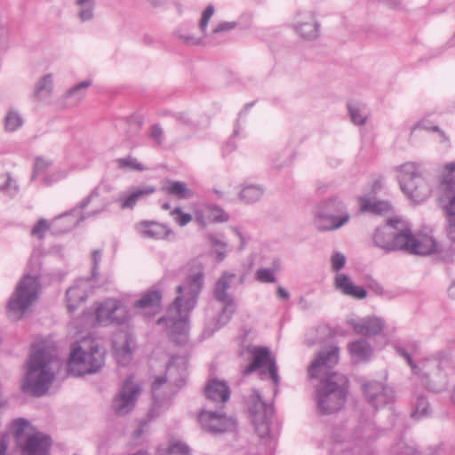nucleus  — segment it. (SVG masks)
Returning <instances> with one entry per match:
<instances>
[{
    "mask_svg": "<svg viewBox=\"0 0 455 455\" xmlns=\"http://www.w3.org/2000/svg\"><path fill=\"white\" fill-rule=\"evenodd\" d=\"M51 439L41 433H35L28 436L23 445L24 455H49Z\"/></svg>",
    "mask_w": 455,
    "mask_h": 455,
    "instance_id": "24",
    "label": "nucleus"
},
{
    "mask_svg": "<svg viewBox=\"0 0 455 455\" xmlns=\"http://www.w3.org/2000/svg\"><path fill=\"white\" fill-rule=\"evenodd\" d=\"M447 234L451 241L455 242V219H447Z\"/></svg>",
    "mask_w": 455,
    "mask_h": 455,
    "instance_id": "57",
    "label": "nucleus"
},
{
    "mask_svg": "<svg viewBox=\"0 0 455 455\" xmlns=\"http://www.w3.org/2000/svg\"><path fill=\"white\" fill-rule=\"evenodd\" d=\"M255 278L259 283H267L276 281L275 270L260 267L255 272Z\"/></svg>",
    "mask_w": 455,
    "mask_h": 455,
    "instance_id": "42",
    "label": "nucleus"
},
{
    "mask_svg": "<svg viewBox=\"0 0 455 455\" xmlns=\"http://www.w3.org/2000/svg\"><path fill=\"white\" fill-rule=\"evenodd\" d=\"M163 134H164V131L158 124H155L152 126L150 136L158 144H161L163 141Z\"/></svg>",
    "mask_w": 455,
    "mask_h": 455,
    "instance_id": "54",
    "label": "nucleus"
},
{
    "mask_svg": "<svg viewBox=\"0 0 455 455\" xmlns=\"http://www.w3.org/2000/svg\"><path fill=\"white\" fill-rule=\"evenodd\" d=\"M334 284L336 289L343 294L355 299H363L367 295L366 291L363 287L355 286L350 277L345 274H337Z\"/></svg>",
    "mask_w": 455,
    "mask_h": 455,
    "instance_id": "29",
    "label": "nucleus"
},
{
    "mask_svg": "<svg viewBox=\"0 0 455 455\" xmlns=\"http://www.w3.org/2000/svg\"><path fill=\"white\" fill-rule=\"evenodd\" d=\"M258 402L255 404V411L251 413V420L259 436L263 438L269 434V420L274 413L272 405L267 404L256 393Z\"/></svg>",
    "mask_w": 455,
    "mask_h": 455,
    "instance_id": "20",
    "label": "nucleus"
},
{
    "mask_svg": "<svg viewBox=\"0 0 455 455\" xmlns=\"http://www.w3.org/2000/svg\"><path fill=\"white\" fill-rule=\"evenodd\" d=\"M347 108L351 121L355 125H363L366 123L367 113L363 105L355 101H349Z\"/></svg>",
    "mask_w": 455,
    "mask_h": 455,
    "instance_id": "32",
    "label": "nucleus"
},
{
    "mask_svg": "<svg viewBox=\"0 0 455 455\" xmlns=\"http://www.w3.org/2000/svg\"><path fill=\"white\" fill-rule=\"evenodd\" d=\"M212 246L215 251V253L218 256V260L221 261L226 257L227 252V245L225 243L218 240V239H212Z\"/></svg>",
    "mask_w": 455,
    "mask_h": 455,
    "instance_id": "47",
    "label": "nucleus"
},
{
    "mask_svg": "<svg viewBox=\"0 0 455 455\" xmlns=\"http://www.w3.org/2000/svg\"><path fill=\"white\" fill-rule=\"evenodd\" d=\"M135 228L142 237L156 240L164 239L172 233L168 227L156 221L143 220L139 222Z\"/></svg>",
    "mask_w": 455,
    "mask_h": 455,
    "instance_id": "25",
    "label": "nucleus"
},
{
    "mask_svg": "<svg viewBox=\"0 0 455 455\" xmlns=\"http://www.w3.org/2000/svg\"><path fill=\"white\" fill-rule=\"evenodd\" d=\"M292 28L305 40L313 41L318 38L320 24L311 11H299L294 17Z\"/></svg>",
    "mask_w": 455,
    "mask_h": 455,
    "instance_id": "16",
    "label": "nucleus"
},
{
    "mask_svg": "<svg viewBox=\"0 0 455 455\" xmlns=\"http://www.w3.org/2000/svg\"><path fill=\"white\" fill-rule=\"evenodd\" d=\"M334 442L333 455H362V438L355 434H348L343 427H335L331 434Z\"/></svg>",
    "mask_w": 455,
    "mask_h": 455,
    "instance_id": "15",
    "label": "nucleus"
},
{
    "mask_svg": "<svg viewBox=\"0 0 455 455\" xmlns=\"http://www.w3.org/2000/svg\"><path fill=\"white\" fill-rule=\"evenodd\" d=\"M428 131H433V132H438L440 137H441V139H442V141H447L448 140V138L445 135L444 132L442 131L438 126L428 127Z\"/></svg>",
    "mask_w": 455,
    "mask_h": 455,
    "instance_id": "61",
    "label": "nucleus"
},
{
    "mask_svg": "<svg viewBox=\"0 0 455 455\" xmlns=\"http://www.w3.org/2000/svg\"><path fill=\"white\" fill-rule=\"evenodd\" d=\"M427 129V124L424 119L419 121L411 129V136L416 135L418 132H423Z\"/></svg>",
    "mask_w": 455,
    "mask_h": 455,
    "instance_id": "56",
    "label": "nucleus"
},
{
    "mask_svg": "<svg viewBox=\"0 0 455 455\" xmlns=\"http://www.w3.org/2000/svg\"><path fill=\"white\" fill-rule=\"evenodd\" d=\"M204 391L209 400L221 405L225 404L230 396V389L227 383L216 379L209 380Z\"/></svg>",
    "mask_w": 455,
    "mask_h": 455,
    "instance_id": "26",
    "label": "nucleus"
},
{
    "mask_svg": "<svg viewBox=\"0 0 455 455\" xmlns=\"http://www.w3.org/2000/svg\"><path fill=\"white\" fill-rule=\"evenodd\" d=\"M339 362V348L330 346L321 350L308 368L312 379H323L316 390L317 412L328 415L339 411L345 404L348 388L347 378L337 372H330Z\"/></svg>",
    "mask_w": 455,
    "mask_h": 455,
    "instance_id": "1",
    "label": "nucleus"
},
{
    "mask_svg": "<svg viewBox=\"0 0 455 455\" xmlns=\"http://www.w3.org/2000/svg\"><path fill=\"white\" fill-rule=\"evenodd\" d=\"M167 190L169 194L179 198H189L192 196L191 191L187 188L186 184L180 181L172 182Z\"/></svg>",
    "mask_w": 455,
    "mask_h": 455,
    "instance_id": "40",
    "label": "nucleus"
},
{
    "mask_svg": "<svg viewBox=\"0 0 455 455\" xmlns=\"http://www.w3.org/2000/svg\"><path fill=\"white\" fill-rule=\"evenodd\" d=\"M161 299L162 294L159 291H149L136 302V307L146 315H154L160 310Z\"/></svg>",
    "mask_w": 455,
    "mask_h": 455,
    "instance_id": "28",
    "label": "nucleus"
},
{
    "mask_svg": "<svg viewBox=\"0 0 455 455\" xmlns=\"http://www.w3.org/2000/svg\"><path fill=\"white\" fill-rule=\"evenodd\" d=\"M361 211L371 212L374 214H386L392 210L391 204L387 201H373L367 196L359 197Z\"/></svg>",
    "mask_w": 455,
    "mask_h": 455,
    "instance_id": "31",
    "label": "nucleus"
},
{
    "mask_svg": "<svg viewBox=\"0 0 455 455\" xmlns=\"http://www.w3.org/2000/svg\"><path fill=\"white\" fill-rule=\"evenodd\" d=\"M427 251H428V256L433 255L435 253L438 254L437 257L441 260H446V258L448 257V256H443L442 254V251L440 250V246H439L438 243L435 239H433L432 237H429V236H428Z\"/></svg>",
    "mask_w": 455,
    "mask_h": 455,
    "instance_id": "50",
    "label": "nucleus"
},
{
    "mask_svg": "<svg viewBox=\"0 0 455 455\" xmlns=\"http://www.w3.org/2000/svg\"><path fill=\"white\" fill-rule=\"evenodd\" d=\"M397 351H398V353H399L401 355H403L404 358H406V360L408 361L409 364L411 365V367L412 371L416 372V369H417V367H416V365L412 363L411 358V356L409 355V354H408V353H407L403 348H401V347H399V348L397 349Z\"/></svg>",
    "mask_w": 455,
    "mask_h": 455,
    "instance_id": "60",
    "label": "nucleus"
},
{
    "mask_svg": "<svg viewBox=\"0 0 455 455\" xmlns=\"http://www.w3.org/2000/svg\"><path fill=\"white\" fill-rule=\"evenodd\" d=\"M396 179L402 191L415 204L425 201V179L423 170L416 164L409 162L395 168Z\"/></svg>",
    "mask_w": 455,
    "mask_h": 455,
    "instance_id": "7",
    "label": "nucleus"
},
{
    "mask_svg": "<svg viewBox=\"0 0 455 455\" xmlns=\"http://www.w3.org/2000/svg\"><path fill=\"white\" fill-rule=\"evenodd\" d=\"M363 391L370 404L375 409L384 407L394 400L392 388L384 386L381 382H368L363 386Z\"/></svg>",
    "mask_w": 455,
    "mask_h": 455,
    "instance_id": "18",
    "label": "nucleus"
},
{
    "mask_svg": "<svg viewBox=\"0 0 455 455\" xmlns=\"http://www.w3.org/2000/svg\"><path fill=\"white\" fill-rule=\"evenodd\" d=\"M50 228L48 222L42 219L37 224L32 228L31 235L42 238L46 230Z\"/></svg>",
    "mask_w": 455,
    "mask_h": 455,
    "instance_id": "49",
    "label": "nucleus"
},
{
    "mask_svg": "<svg viewBox=\"0 0 455 455\" xmlns=\"http://www.w3.org/2000/svg\"><path fill=\"white\" fill-rule=\"evenodd\" d=\"M180 39L183 40L184 43L188 44H190V45H197V44H200L202 43V40L199 39V38H196L193 36H183L181 35L180 36Z\"/></svg>",
    "mask_w": 455,
    "mask_h": 455,
    "instance_id": "58",
    "label": "nucleus"
},
{
    "mask_svg": "<svg viewBox=\"0 0 455 455\" xmlns=\"http://www.w3.org/2000/svg\"><path fill=\"white\" fill-rule=\"evenodd\" d=\"M214 212L218 214H214V219L218 221L224 222L228 220V216L226 212H224L221 209H215Z\"/></svg>",
    "mask_w": 455,
    "mask_h": 455,
    "instance_id": "59",
    "label": "nucleus"
},
{
    "mask_svg": "<svg viewBox=\"0 0 455 455\" xmlns=\"http://www.w3.org/2000/svg\"><path fill=\"white\" fill-rule=\"evenodd\" d=\"M141 387L133 377H129L113 400L112 408L116 414L124 416L132 411L140 395Z\"/></svg>",
    "mask_w": 455,
    "mask_h": 455,
    "instance_id": "12",
    "label": "nucleus"
},
{
    "mask_svg": "<svg viewBox=\"0 0 455 455\" xmlns=\"http://www.w3.org/2000/svg\"><path fill=\"white\" fill-rule=\"evenodd\" d=\"M92 277L95 278L97 275V269L99 267V263L101 259V253L100 250H94L92 253Z\"/></svg>",
    "mask_w": 455,
    "mask_h": 455,
    "instance_id": "55",
    "label": "nucleus"
},
{
    "mask_svg": "<svg viewBox=\"0 0 455 455\" xmlns=\"http://www.w3.org/2000/svg\"><path fill=\"white\" fill-rule=\"evenodd\" d=\"M187 371V362L180 357H172L166 368L165 376L157 377L152 385V393L154 399V407H156L160 400L158 390L168 380L176 386H182L185 382Z\"/></svg>",
    "mask_w": 455,
    "mask_h": 455,
    "instance_id": "13",
    "label": "nucleus"
},
{
    "mask_svg": "<svg viewBox=\"0 0 455 455\" xmlns=\"http://www.w3.org/2000/svg\"><path fill=\"white\" fill-rule=\"evenodd\" d=\"M252 362L243 371L244 375H249L255 371H259L262 379L270 378L275 386L280 382L277 373L275 359L271 355L267 347H255L251 351Z\"/></svg>",
    "mask_w": 455,
    "mask_h": 455,
    "instance_id": "9",
    "label": "nucleus"
},
{
    "mask_svg": "<svg viewBox=\"0 0 455 455\" xmlns=\"http://www.w3.org/2000/svg\"><path fill=\"white\" fill-rule=\"evenodd\" d=\"M350 220L346 204L339 196L320 202L314 210V224L319 231L340 228Z\"/></svg>",
    "mask_w": 455,
    "mask_h": 455,
    "instance_id": "5",
    "label": "nucleus"
},
{
    "mask_svg": "<svg viewBox=\"0 0 455 455\" xmlns=\"http://www.w3.org/2000/svg\"><path fill=\"white\" fill-rule=\"evenodd\" d=\"M396 225L395 251L412 255H425L427 253L425 235L421 233H414L410 223L403 217H400V221H396Z\"/></svg>",
    "mask_w": 455,
    "mask_h": 455,
    "instance_id": "8",
    "label": "nucleus"
},
{
    "mask_svg": "<svg viewBox=\"0 0 455 455\" xmlns=\"http://www.w3.org/2000/svg\"><path fill=\"white\" fill-rule=\"evenodd\" d=\"M91 85V80H84L72 86L59 99V104L65 108L77 107L85 98L86 91Z\"/></svg>",
    "mask_w": 455,
    "mask_h": 455,
    "instance_id": "23",
    "label": "nucleus"
},
{
    "mask_svg": "<svg viewBox=\"0 0 455 455\" xmlns=\"http://www.w3.org/2000/svg\"><path fill=\"white\" fill-rule=\"evenodd\" d=\"M171 214L173 217L175 222L181 227L186 226L192 220L190 214L183 212L179 207L175 208L171 212Z\"/></svg>",
    "mask_w": 455,
    "mask_h": 455,
    "instance_id": "45",
    "label": "nucleus"
},
{
    "mask_svg": "<svg viewBox=\"0 0 455 455\" xmlns=\"http://www.w3.org/2000/svg\"><path fill=\"white\" fill-rule=\"evenodd\" d=\"M59 365L54 348L44 344L32 347L23 378L22 390L41 396L49 389L54 379L53 364Z\"/></svg>",
    "mask_w": 455,
    "mask_h": 455,
    "instance_id": "3",
    "label": "nucleus"
},
{
    "mask_svg": "<svg viewBox=\"0 0 455 455\" xmlns=\"http://www.w3.org/2000/svg\"><path fill=\"white\" fill-rule=\"evenodd\" d=\"M443 445L437 444L431 448V451L430 453H428V455H440L443 452Z\"/></svg>",
    "mask_w": 455,
    "mask_h": 455,
    "instance_id": "64",
    "label": "nucleus"
},
{
    "mask_svg": "<svg viewBox=\"0 0 455 455\" xmlns=\"http://www.w3.org/2000/svg\"><path fill=\"white\" fill-rule=\"evenodd\" d=\"M263 195V190L257 186H246L240 192V199L251 204L259 201Z\"/></svg>",
    "mask_w": 455,
    "mask_h": 455,
    "instance_id": "35",
    "label": "nucleus"
},
{
    "mask_svg": "<svg viewBox=\"0 0 455 455\" xmlns=\"http://www.w3.org/2000/svg\"><path fill=\"white\" fill-rule=\"evenodd\" d=\"M199 421L204 429L212 434H220L235 427V422L224 413L212 411H202Z\"/></svg>",
    "mask_w": 455,
    "mask_h": 455,
    "instance_id": "17",
    "label": "nucleus"
},
{
    "mask_svg": "<svg viewBox=\"0 0 455 455\" xmlns=\"http://www.w3.org/2000/svg\"><path fill=\"white\" fill-rule=\"evenodd\" d=\"M214 11L215 10H214L213 5H208L207 8L203 12V15H202V18H201V20L199 23V28L204 35H205V32L207 29L208 22L211 20V18L212 17Z\"/></svg>",
    "mask_w": 455,
    "mask_h": 455,
    "instance_id": "46",
    "label": "nucleus"
},
{
    "mask_svg": "<svg viewBox=\"0 0 455 455\" xmlns=\"http://www.w3.org/2000/svg\"><path fill=\"white\" fill-rule=\"evenodd\" d=\"M427 412V399L422 395H419L415 403L414 409L411 412V417L414 419H420L425 417Z\"/></svg>",
    "mask_w": 455,
    "mask_h": 455,
    "instance_id": "43",
    "label": "nucleus"
},
{
    "mask_svg": "<svg viewBox=\"0 0 455 455\" xmlns=\"http://www.w3.org/2000/svg\"><path fill=\"white\" fill-rule=\"evenodd\" d=\"M235 279V274L224 271L215 283L213 290L214 298L224 304L222 313L218 319V327L226 324L235 311V299L228 291L232 287Z\"/></svg>",
    "mask_w": 455,
    "mask_h": 455,
    "instance_id": "10",
    "label": "nucleus"
},
{
    "mask_svg": "<svg viewBox=\"0 0 455 455\" xmlns=\"http://www.w3.org/2000/svg\"><path fill=\"white\" fill-rule=\"evenodd\" d=\"M448 380L445 373L433 374L428 379V391L439 393L446 388Z\"/></svg>",
    "mask_w": 455,
    "mask_h": 455,
    "instance_id": "37",
    "label": "nucleus"
},
{
    "mask_svg": "<svg viewBox=\"0 0 455 455\" xmlns=\"http://www.w3.org/2000/svg\"><path fill=\"white\" fill-rule=\"evenodd\" d=\"M53 91V75L47 74L42 76L36 84L35 93L38 98L43 95H51Z\"/></svg>",
    "mask_w": 455,
    "mask_h": 455,
    "instance_id": "34",
    "label": "nucleus"
},
{
    "mask_svg": "<svg viewBox=\"0 0 455 455\" xmlns=\"http://www.w3.org/2000/svg\"><path fill=\"white\" fill-rule=\"evenodd\" d=\"M95 319L100 325H108L113 323H122L128 318L126 307L118 299H108L97 304Z\"/></svg>",
    "mask_w": 455,
    "mask_h": 455,
    "instance_id": "14",
    "label": "nucleus"
},
{
    "mask_svg": "<svg viewBox=\"0 0 455 455\" xmlns=\"http://www.w3.org/2000/svg\"><path fill=\"white\" fill-rule=\"evenodd\" d=\"M121 166H127L131 167L132 169L142 171L144 170V167L141 164L138 163L136 159L128 157V158H123L119 160Z\"/></svg>",
    "mask_w": 455,
    "mask_h": 455,
    "instance_id": "52",
    "label": "nucleus"
},
{
    "mask_svg": "<svg viewBox=\"0 0 455 455\" xmlns=\"http://www.w3.org/2000/svg\"><path fill=\"white\" fill-rule=\"evenodd\" d=\"M235 27H236V22H235V21L221 22L212 30V33L218 34V33H221V32H225V31H229V30L234 29Z\"/></svg>",
    "mask_w": 455,
    "mask_h": 455,
    "instance_id": "53",
    "label": "nucleus"
},
{
    "mask_svg": "<svg viewBox=\"0 0 455 455\" xmlns=\"http://www.w3.org/2000/svg\"><path fill=\"white\" fill-rule=\"evenodd\" d=\"M277 294L279 297H281L283 299H288L290 298L289 292L282 286H279L277 288Z\"/></svg>",
    "mask_w": 455,
    "mask_h": 455,
    "instance_id": "63",
    "label": "nucleus"
},
{
    "mask_svg": "<svg viewBox=\"0 0 455 455\" xmlns=\"http://www.w3.org/2000/svg\"><path fill=\"white\" fill-rule=\"evenodd\" d=\"M52 166V161L44 157H36L34 164V171L31 176L35 180L39 174L44 173Z\"/></svg>",
    "mask_w": 455,
    "mask_h": 455,
    "instance_id": "44",
    "label": "nucleus"
},
{
    "mask_svg": "<svg viewBox=\"0 0 455 455\" xmlns=\"http://www.w3.org/2000/svg\"><path fill=\"white\" fill-rule=\"evenodd\" d=\"M105 363V351L94 340H83L72 346L68 363L70 373L76 376L98 371Z\"/></svg>",
    "mask_w": 455,
    "mask_h": 455,
    "instance_id": "4",
    "label": "nucleus"
},
{
    "mask_svg": "<svg viewBox=\"0 0 455 455\" xmlns=\"http://www.w3.org/2000/svg\"><path fill=\"white\" fill-rule=\"evenodd\" d=\"M92 291L90 280L80 279L66 292L67 307L68 312H75L84 303Z\"/></svg>",
    "mask_w": 455,
    "mask_h": 455,
    "instance_id": "21",
    "label": "nucleus"
},
{
    "mask_svg": "<svg viewBox=\"0 0 455 455\" xmlns=\"http://www.w3.org/2000/svg\"><path fill=\"white\" fill-rule=\"evenodd\" d=\"M154 192L155 188L151 186L135 188L128 195L119 196L116 201L120 204L122 209H132L139 200Z\"/></svg>",
    "mask_w": 455,
    "mask_h": 455,
    "instance_id": "30",
    "label": "nucleus"
},
{
    "mask_svg": "<svg viewBox=\"0 0 455 455\" xmlns=\"http://www.w3.org/2000/svg\"><path fill=\"white\" fill-rule=\"evenodd\" d=\"M231 186L232 181L230 180H227L223 183H220L219 185H217L213 188V192L219 198H222L228 194Z\"/></svg>",
    "mask_w": 455,
    "mask_h": 455,
    "instance_id": "51",
    "label": "nucleus"
},
{
    "mask_svg": "<svg viewBox=\"0 0 455 455\" xmlns=\"http://www.w3.org/2000/svg\"><path fill=\"white\" fill-rule=\"evenodd\" d=\"M331 269L335 272L339 271L346 263V257L340 252L334 253L331 258Z\"/></svg>",
    "mask_w": 455,
    "mask_h": 455,
    "instance_id": "48",
    "label": "nucleus"
},
{
    "mask_svg": "<svg viewBox=\"0 0 455 455\" xmlns=\"http://www.w3.org/2000/svg\"><path fill=\"white\" fill-rule=\"evenodd\" d=\"M439 189L438 202L446 219H455V164L445 165Z\"/></svg>",
    "mask_w": 455,
    "mask_h": 455,
    "instance_id": "11",
    "label": "nucleus"
},
{
    "mask_svg": "<svg viewBox=\"0 0 455 455\" xmlns=\"http://www.w3.org/2000/svg\"><path fill=\"white\" fill-rule=\"evenodd\" d=\"M29 427V423L23 419H17L12 421L11 425V432L15 436V438L18 440L19 443H20L21 437L27 433L28 429Z\"/></svg>",
    "mask_w": 455,
    "mask_h": 455,
    "instance_id": "39",
    "label": "nucleus"
},
{
    "mask_svg": "<svg viewBox=\"0 0 455 455\" xmlns=\"http://www.w3.org/2000/svg\"><path fill=\"white\" fill-rule=\"evenodd\" d=\"M350 353L359 360H365L370 357L371 348L365 339H359L349 345Z\"/></svg>",
    "mask_w": 455,
    "mask_h": 455,
    "instance_id": "33",
    "label": "nucleus"
},
{
    "mask_svg": "<svg viewBox=\"0 0 455 455\" xmlns=\"http://www.w3.org/2000/svg\"><path fill=\"white\" fill-rule=\"evenodd\" d=\"M76 4L80 9L78 17L82 21H88L93 18V11L95 7V0H76Z\"/></svg>",
    "mask_w": 455,
    "mask_h": 455,
    "instance_id": "36",
    "label": "nucleus"
},
{
    "mask_svg": "<svg viewBox=\"0 0 455 455\" xmlns=\"http://www.w3.org/2000/svg\"><path fill=\"white\" fill-rule=\"evenodd\" d=\"M23 124V119L19 112L10 109L4 119V128L7 132H14Z\"/></svg>",
    "mask_w": 455,
    "mask_h": 455,
    "instance_id": "38",
    "label": "nucleus"
},
{
    "mask_svg": "<svg viewBox=\"0 0 455 455\" xmlns=\"http://www.w3.org/2000/svg\"><path fill=\"white\" fill-rule=\"evenodd\" d=\"M40 283L37 277L27 275L18 283L8 303V309L14 320H20L29 312L37 300Z\"/></svg>",
    "mask_w": 455,
    "mask_h": 455,
    "instance_id": "6",
    "label": "nucleus"
},
{
    "mask_svg": "<svg viewBox=\"0 0 455 455\" xmlns=\"http://www.w3.org/2000/svg\"><path fill=\"white\" fill-rule=\"evenodd\" d=\"M348 324L352 326L356 334L363 336L376 335L384 327L383 321L377 317L364 318L360 321L349 320Z\"/></svg>",
    "mask_w": 455,
    "mask_h": 455,
    "instance_id": "27",
    "label": "nucleus"
},
{
    "mask_svg": "<svg viewBox=\"0 0 455 455\" xmlns=\"http://www.w3.org/2000/svg\"><path fill=\"white\" fill-rule=\"evenodd\" d=\"M147 4L153 7H161L164 5L167 0H145Z\"/></svg>",
    "mask_w": 455,
    "mask_h": 455,
    "instance_id": "62",
    "label": "nucleus"
},
{
    "mask_svg": "<svg viewBox=\"0 0 455 455\" xmlns=\"http://www.w3.org/2000/svg\"><path fill=\"white\" fill-rule=\"evenodd\" d=\"M401 216H395L387 220L386 224L376 229L373 235L374 244L386 251H395L396 240V221Z\"/></svg>",
    "mask_w": 455,
    "mask_h": 455,
    "instance_id": "19",
    "label": "nucleus"
},
{
    "mask_svg": "<svg viewBox=\"0 0 455 455\" xmlns=\"http://www.w3.org/2000/svg\"><path fill=\"white\" fill-rule=\"evenodd\" d=\"M156 451L159 455H169V454L188 455L189 452V448L184 443L178 442V443H172L166 450L158 448Z\"/></svg>",
    "mask_w": 455,
    "mask_h": 455,
    "instance_id": "41",
    "label": "nucleus"
},
{
    "mask_svg": "<svg viewBox=\"0 0 455 455\" xmlns=\"http://www.w3.org/2000/svg\"><path fill=\"white\" fill-rule=\"evenodd\" d=\"M204 275L202 270L192 274L187 281L177 287L178 296L168 310L166 318H160L157 323L165 322L170 337L177 343H183L188 336V318L196 304V298L204 286Z\"/></svg>",
    "mask_w": 455,
    "mask_h": 455,
    "instance_id": "2",
    "label": "nucleus"
},
{
    "mask_svg": "<svg viewBox=\"0 0 455 455\" xmlns=\"http://www.w3.org/2000/svg\"><path fill=\"white\" fill-rule=\"evenodd\" d=\"M133 339L127 332L116 335L113 341V354L119 364L125 365L132 359Z\"/></svg>",
    "mask_w": 455,
    "mask_h": 455,
    "instance_id": "22",
    "label": "nucleus"
}]
</instances>
